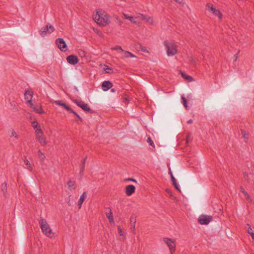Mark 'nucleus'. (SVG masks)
Returning a JSON list of instances; mask_svg holds the SVG:
<instances>
[{
    "label": "nucleus",
    "instance_id": "nucleus-1",
    "mask_svg": "<svg viewBox=\"0 0 254 254\" xmlns=\"http://www.w3.org/2000/svg\"><path fill=\"white\" fill-rule=\"evenodd\" d=\"M39 223L43 233L47 236L52 238L53 233L47 221L44 218H41Z\"/></svg>",
    "mask_w": 254,
    "mask_h": 254
},
{
    "label": "nucleus",
    "instance_id": "nucleus-2",
    "mask_svg": "<svg viewBox=\"0 0 254 254\" xmlns=\"http://www.w3.org/2000/svg\"><path fill=\"white\" fill-rule=\"evenodd\" d=\"M164 45L168 56H173L177 53L176 45L173 42L166 40L164 42Z\"/></svg>",
    "mask_w": 254,
    "mask_h": 254
},
{
    "label": "nucleus",
    "instance_id": "nucleus-3",
    "mask_svg": "<svg viewBox=\"0 0 254 254\" xmlns=\"http://www.w3.org/2000/svg\"><path fill=\"white\" fill-rule=\"evenodd\" d=\"M36 138L42 146H44L47 144V141L45 137L43 136V131L41 127H39L35 130Z\"/></svg>",
    "mask_w": 254,
    "mask_h": 254
},
{
    "label": "nucleus",
    "instance_id": "nucleus-4",
    "mask_svg": "<svg viewBox=\"0 0 254 254\" xmlns=\"http://www.w3.org/2000/svg\"><path fill=\"white\" fill-rule=\"evenodd\" d=\"M55 29L50 23H48L45 27L42 28L40 31L39 33L42 36H45L47 34H50L51 33L55 31Z\"/></svg>",
    "mask_w": 254,
    "mask_h": 254
},
{
    "label": "nucleus",
    "instance_id": "nucleus-5",
    "mask_svg": "<svg viewBox=\"0 0 254 254\" xmlns=\"http://www.w3.org/2000/svg\"><path fill=\"white\" fill-rule=\"evenodd\" d=\"M73 101L78 107L82 108L85 112L90 113H93L94 112L91 109V108L88 106V104L86 103H85L82 101L78 100L77 99H75Z\"/></svg>",
    "mask_w": 254,
    "mask_h": 254
},
{
    "label": "nucleus",
    "instance_id": "nucleus-6",
    "mask_svg": "<svg viewBox=\"0 0 254 254\" xmlns=\"http://www.w3.org/2000/svg\"><path fill=\"white\" fill-rule=\"evenodd\" d=\"M213 220L212 216L202 214L198 219V222L201 225H207Z\"/></svg>",
    "mask_w": 254,
    "mask_h": 254
},
{
    "label": "nucleus",
    "instance_id": "nucleus-7",
    "mask_svg": "<svg viewBox=\"0 0 254 254\" xmlns=\"http://www.w3.org/2000/svg\"><path fill=\"white\" fill-rule=\"evenodd\" d=\"M163 241L169 247L171 254H173L176 250L175 241L168 238H164Z\"/></svg>",
    "mask_w": 254,
    "mask_h": 254
},
{
    "label": "nucleus",
    "instance_id": "nucleus-8",
    "mask_svg": "<svg viewBox=\"0 0 254 254\" xmlns=\"http://www.w3.org/2000/svg\"><path fill=\"white\" fill-rule=\"evenodd\" d=\"M56 44L61 51L66 52L67 50V45L64 39L60 38L57 39Z\"/></svg>",
    "mask_w": 254,
    "mask_h": 254
},
{
    "label": "nucleus",
    "instance_id": "nucleus-9",
    "mask_svg": "<svg viewBox=\"0 0 254 254\" xmlns=\"http://www.w3.org/2000/svg\"><path fill=\"white\" fill-rule=\"evenodd\" d=\"M33 97V92L28 89L26 90L24 93V98L29 105L32 104V99Z\"/></svg>",
    "mask_w": 254,
    "mask_h": 254
},
{
    "label": "nucleus",
    "instance_id": "nucleus-10",
    "mask_svg": "<svg viewBox=\"0 0 254 254\" xmlns=\"http://www.w3.org/2000/svg\"><path fill=\"white\" fill-rule=\"evenodd\" d=\"M66 61L69 64L74 65L78 63L79 59L76 56L71 55L67 57Z\"/></svg>",
    "mask_w": 254,
    "mask_h": 254
},
{
    "label": "nucleus",
    "instance_id": "nucleus-11",
    "mask_svg": "<svg viewBox=\"0 0 254 254\" xmlns=\"http://www.w3.org/2000/svg\"><path fill=\"white\" fill-rule=\"evenodd\" d=\"M113 86V83L109 80L104 81L102 82V89L104 91H106Z\"/></svg>",
    "mask_w": 254,
    "mask_h": 254
},
{
    "label": "nucleus",
    "instance_id": "nucleus-12",
    "mask_svg": "<svg viewBox=\"0 0 254 254\" xmlns=\"http://www.w3.org/2000/svg\"><path fill=\"white\" fill-rule=\"evenodd\" d=\"M135 190V187L132 185H129L126 187V193L127 196L131 195Z\"/></svg>",
    "mask_w": 254,
    "mask_h": 254
},
{
    "label": "nucleus",
    "instance_id": "nucleus-13",
    "mask_svg": "<svg viewBox=\"0 0 254 254\" xmlns=\"http://www.w3.org/2000/svg\"><path fill=\"white\" fill-rule=\"evenodd\" d=\"M30 107L33 111L38 114H43L44 113V110L41 106H36L33 103L29 105Z\"/></svg>",
    "mask_w": 254,
    "mask_h": 254
},
{
    "label": "nucleus",
    "instance_id": "nucleus-14",
    "mask_svg": "<svg viewBox=\"0 0 254 254\" xmlns=\"http://www.w3.org/2000/svg\"><path fill=\"white\" fill-rule=\"evenodd\" d=\"M100 21L102 22H99L100 25L105 26L107 24H108L110 22V16L107 14L104 15L103 19L100 20Z\"/></svg>",
    "mask_w": 254,
    "mask_h": 254
},
{
    "label": "nucleus",
    "instance_id": "nucleus-15",
    "mask_svg": "<svg viewBox=\"0 0 254 254\" xmlns=\"http://www.w3.org/2000/svg\"><path fill=\"white\" fill-rule=\"evenodd\" d=\"M135 223H136V219L135 217L133 216H131L130 217V229L132 232L133 234L136 233L135 231Z\"/></svg>",
    "mask_w": 254,
    "mask_h": 254
},
{
    "label": "nucleus",
    "instance_id": "nucleus-16",
    "mask_svg": "<svg viewBox=\"0 0 254 254\" xmlns=\"http://www.w3.org/2000/svg\"><path fill=\"white\" fill-rule=\"evenodd\" d=\"M103 14H100L99 11H97L96 12V13L95 15H94V16H93V19H94V21L99 25H100L99 22H101L100 20H102L103 19Z\"/></svg>",
    "mask_w": 254,
    "mask_h": 254
},
{
    "label": "nucleus",
    "instance_id": "nucleus-17",
    "mask_svg": "<svg viewBox=\"0 0 254 254\" xmlns=\"http://www.w3.org/2000/svg\"><path fill=\"white\" fill-rule=\"evenodd\" d=\"M87 193L86 192H84L80 196L79 199L78 201V205L79 206V208H80L81 205L84 200V199L87 197Z\"/></svg>",
    "mask_w": 254,
    "mask_h": 254
},
{
    "label": "nucleus",
    "instance_id": "nucleus-18",
    "mask_svg": "<svg viewBox=\"0 0 254 254\" xmlns=\"http://www.w3.org/2000/svg\"><path fill=\"white\" fill-rule=\"evenodd\" d=\"M210 12L215 16H217L220 19L222 18V14L221 12L218 9H216L215 7L213 8V10L210 11Z\"/></svg>",
    "mask_w": 254,
    "mask_h": 254
},
{
    "label": "nucleus",
    "instance_id": "nucleus-19",
    "mask_svg": "<svg viewBox=\"0 0 254 254\" xmlns=\"http://www.w3.org/2000/svg\"><path fill=\"white\" fill-rule=\"evenodd\" d=\"M68 188L70 190H74L75 189V182L70 180L67 183Z\"/></svg>",
    "mask_w": 254,
    "mask_h": 254
},
{
    "label": "nucleus",
    "instance_id": "nucleus-20",
    "mask_svg": "<svg viewBox=\"0 0 254 254\" xmlns=\"http://www.w3.org/2000/svg\"><path fill=\"white\" fill-rule=\"evenodd\" d=\"M87 159V157H85L83 159V160H82V164L80 166V171L79 174L81 176H82L83 175V171H84V168H85V162H86Z\"/></svg>",
    "mask_w": 254,
    "mask_h": 254
},
{
    "label": "nucleus",
    "instance_id": "nucleus-21",
    "mask_svg": "<svg viewBox=\"0 0 254 254\" xmlns=\"http://www.w3.org/2000/svg\"><path fill=\"white\" fill-rule=\"evenodd\" d=\"M123 16H124V18L128 19L130 21H131L133 23H136V21H135L136 17L131 16H128L127 14H125V13H123Z\"/></svg>",
    "mask_w": 254,
    "mask_h": 254
},
{
    "label": "nucleus",
    "instance_id": "nucleus-22",
    "mask_svg": "<svg viewBox=\"0 0 254 254\" xmlns=\"http://www.w3.org/2000/svg\"><path fill=\"white\" fill-rule=\"evenodd\" d=\"M182 76L189 82H191L193 80V78L190 75H187L186 73L181 72Z\"/></svg>",
    "mask_w": 254,
    "mask_h": 254
},
{
    "label": "nucleus",
    "instance_id": "nucleus-23",
    "mask_svg": "<svg viewBox=\"0 0 254 254\" xmlns=\"http://www.w3.org/2000/svg\"><path fill=\"white\" fill-rule=\"evenodd\" d=\"M0 189L3 195H5L7 192V184L5 182L1 184Z\"/></svg>",
    "mask_w": 254,
    "mask_h": 254
},
{
    "label": "nucleus",
    "instance_id": "nucleus-24",
    "mask_svg": "<svg viewBox=\"0 0 254 254\" xmlns=\"http://www.w3.org/2000/svg\"><path fill=\"white\" fill-rule=\"evenodd\" d=\"M248 228L247 229L248 233L251 236L253 239L254 240V232L253 231V228L249 226V224L247 225Z\"/></svg>",
    "mask_w": 254,
    "mask_h": 254
},
{
    "label": "nucleus",
    "instance_id": "nucleus-25",
    "mask_svg": "<svg viewBox=\"0 0 254 254\" xmlns=\"http://www.w3.org/2000/svg\"><path fill=\"white\" fill-rule=\"evenodd\" d=\"M250 176L254 177V175L253 174H251V173H250V174H248V173H247L246 172H245L244 173V177L245 179L248 183H250Z\"/></svg>",
    "mask_w": 254,
    "mask_h": 254
},
{
    "label": "nucleus",
    "instance_id": "nucleus-26",
    "mask_svg": "<svg viewBox=\"0 0 254 254\" xmlns=\"http://www.w3.org/2000/svg\"><path fill=\"white\" fill-rule=\"evenodd\" d=\"M24 162L26 165L27 166V169L31 171L32 170V167L29 162V161L27 159L26 157H25V159L24 160Z\"/></svg>",
    "mask_w": 254,
    "mask_h": 254
},
{
    "label": "nucleus",
    "instance_id": "nucleus-27",
    "mask_svg": "<svg viewBox=\"0 0 254 254\" xmlns=\"http://www.w3.org/2000/svg\"><path fill=\"white\" fill-rule=\"evenodd\" d=\"M32 127L36 130L39 128L40 126L39 125L38 122L37 121H34L32 122Z\"/></svg>",
    "mask_w": 254,
    "mask_h": 254
},
{
    "label": "nucleus",
    "instance_id": "nucleus-28",
    "mask_svg": "<svg viewBox=\"0 0 254 254\" xmlns=\"http://www.w3.org/2000/svg\"><path fill=\"white\" fill-rule=\"evenodd\" d=\"M107 217L109 219V222L110 223L114 222L113 216L112 215V213L110 210V213L107 214Z\"/></svg>",
    "mask_w": 254,
    "mask_h": 254
},
{
    "label": "nucleus",
    "instance_id": "nucleus-29",
    "mask_svg": "<svg viewBox=\"0 0 254 254\" xmlns=\"http://www.w3.org/2000/svg\"><path fill=\"white\" fill-rule=\"evenodd\" d=\"M125 57L128 58L129 57L134 58L135 56L131 53L128 51H125Z\"/></svg>",
    "mask_w": 254,
    "mask_h": 254
},
{
    "label": "nucleus",
    "instance_id": "nucleus-30",
    "mask_svg": "<svg viewBox=\"0 0 254 254\" xmlns=\"http://www.w3.org/2000/svg\"><path fill=\"white\" fill-rule=\"evenodd\" d=\"M241 191L244 194L245 196L246 197V198L248 200L250 198V196L247 192V191H245V189L242 187H241L240 188Z\"/></svg>",
    "mask_w": 254,
    "mask_h": 254
},
{
    "label": "nucleus",
    "instance_id": "nucleus-31",
    "mask_svg": "<svg viewBox=\"0 0 254 254\" xmlns=\"http://www.w3.org/2000/svg\"><path fill=\"white\" fill-rule=\"evenodd\" d=\"M206 7V9L210 12L211 10H213V8L214 7L213 5L211 3H207Z\"/></svg>",
    "mask_w": 254,
    "mask_h": 254
},
{
    "label": "nucleus",
    "instance_id": "nucleus-32",
    "mask_svg": "<svg viewBox=\"0 0 254 254\" xmlns=\"http://www.w3.org/2000/svg\"><path fill=\"white\" fill-rule=\"evenodd\" d=\"M62 107H63L64 109H65L67 111L69 112L70 113L71 112L72 109L70 108L69 106H68L66 104L63 103V104L61 105Z\"/></svg>",
    "mask_w": 254,
    "mask_h": 254
},
{
    "label": "nucleus",
    "instance_id": "nucleus-33",
    "mask_svg": "<svg viewBox=\"0 0 254 254\" xmlns=\"http://www.w3.org/2000/svg\"><path fill=\"white\" fill-rule=\"evenodd\" d=\"M181 99H182V101L183 104L185 107L186 109H188L187 99L184 96H182Z\"/></svg>",
    "mask_w": 254,
    "mask_h": 254
},
{
    "label": "nucleus",
    "instance_id": "nucleus-34",
    "mask_svg": "<svg viewBox=\"0 0 254 254\" xmlns=\"http://www.w3.org/2000/svg\"><path fill=\"white\" fill-rule=\"evenodd\" d=\"M106 66L107 67L106 68H105V71L106 73H112L113 72V69L111 67H109L107 66L106 65Z\"/></svg>",
    "mask_w": 254,
    "mask_h": 254
},
{
    "label": "nucleus",
    "instance_id": "nucleus-35",
    "mask_svg": "<svg viewBox=\"0 0 254 254\" xmlns=\"http://www.w3.org/2000/svg\"><path fill=\"white\" fill-rule=\"evenodd\" d=\"M70 113L73 114L78 118V119L79 121H80L81 122L82 121V119L81 118V117L76 112H75L73 110H72Z\"/></svg>",
    "mask_w": 254,
    "mask_h": 254
},
{
    "label": "nucleus",
    "instance_id": "nucleus-36",
    "mask_svg": "<svg viewBox=\"0 0 254 254\" xmlns=\"http://www.w3.org/2000/svg\"><path fill=\"white\" fill-rule=\"evenodd\" d=\"M139 50L142 52L149 53V51L147 50L146 48L141 45L139 47Z\"/></svg>",
    "mask_w": 254,
    "mask_h": 254
},
{
    "label": "nucleus",
    "instance_id": "nucleus-37",
    "mask_svg": "<svg viewBox=\"0 0 254 254\" xmlns=\"http://www.w3.org/2000/svg\"><path fill=\"white\" fill-rule=\"evenodd\" d=\"M38 154L39 156L41 158V159L44 160L45 158L44 154L40 150L38 151Z\"/></svg>",
    "mask_w": 254,
    "mask_h": 254
},
{
    "label": "nucleus",
    "instance_id": "nucleus-38",
    "mask_svg": "<svg viewBox=\"0 0 254 254\" xmlns=\"http://www.w3.org/2000/svg\"><path fill=\"white\" fill-rule=\"evenodd\" d=\"M147 142L150 145L153 146L154 144L153 141L152 140L150 137H148L147 139Z\"/></svg>",
    "mask_w": 254,
    "mask_h": 254
},
{
    "label": "nucleus",
    "instance_id": "nucleus-39",
    "mask_svg": "<svg viewBox=\"0 0 254 254\" xmlns=\"http://www.w3.org/2000/svg\"><path fill=\"white\" fill-rule=\"evenodd\" d=\"M169 174L170 175V177H171L172 181L176 180V179L174 177L173 173L170 169H169Z\"/></svg>",
    "mask_w": 254,
    "mask_h": 254
},
{
    "label": "nucleus",
    "instance_id": "nucleus-40",
    "mask_svg": "<svg viewBox=\"0 0 254 254\" xmlns=\"http://www.w3.org/2000/svg\"><path fill=\"white\" fill-rule=\"evenodd\" d=\"M118 232H119V235H120L121 236H123L122 229V228H121V226H118Z\"/></svg>",
    "mask_w": 254,
    "mask_h": 254
},
{
    "label": "nucleus",
    "instance_id": "nucleus-41",
    "mask_svg": "<svg viewBox=\"0 0 254 254\" xmlns=\"http://www.w3.org/2000/svg\"><path fill=\"white\" fill-rule=\"evenodd\" d=\"M242 134L243 135V137L246 139H248V137H247V133L246 131L244 130H242L241 131Z\"/></svg>",
    "mask_w": 254,
    "mask_h": 254
},
{
    "label": "nucleus",
    "instance_id": "nucleus-42",
    "mask_svg": "<svg viewBox=\"0 0 254 254\" xmlns=\"http://www.w3.org/2000/svg\"><path fill=\"white\" fill-rule=\"evenodd\" d=\"M70 197L71 195H69L66 199V201L68 206L71 205V203L70 202Z\"/></svg>",
    "mask_w": 254,
    "mask_h": 254
},
{
    "label": "nucleus",
    "instance_id": "nucleus-43",
    "mask_svg": "<svg viewBox=\"0 0 254 254\" xmlns=\"http://www.w3.org/2000/svg\"><path fill=\"white\" fill-rule=\"evenodd\" d=\"M11 136L14 137L15 138H18V136L17 135V133L14 131H11Z\"/></svg>",
    "mask_w": 254,
    "mask_h": 254
},
{
    "label": "nucleus",
    "instance_id": "nucleus-44",
    "mask_svg": "<svg viewBox=\"0 0 254 254\" xmlns=\"http://www.w3.org/2000/svg\"><path fill=\"white\" fill-rule=\"evenodd\" d=\"M114 50H120L121 52H124V50H123L122 48L120 46H116L114 48Z\"/></svg>",
    "mask_w": 254,
    "mask_h": 254
},
{
    "label": "nucleus",
    "instance_id": "nucleus-45",
    "mask_svg": "<svg viewBox=\"0 0 254 254\" xmlns=\"http://www.w3.org/2000/svg\"><path fill=\"white\" fill-rule=\"evenodd\" d=\"M55 103L56 105L61 106V105L63 104L62 102V101L61 100H57L55 101Z\"/></svg>",
    "mask_w": 254,
    "mask_h": 254
},
{
    "label": "nucleus",
    "instance_id": "nucleus-46",
    "mask_svg": "<svg viewBox=\"0 0 254 254\" xmlns=\"http://www.w3.org/2000/svg\"><path fill=\"white\" fill-rule=\"evenodd\" d=\"M172 183H173V185L174 186L175 188H177V186H178L176 180H175V181H172Z\"/></svg>",
    "mask_w": 254,
    "mask_h": 254
},
{
    "label": "nucleus",
    "instance_id": "nucleus-47",
    "mask_svg": "<svg viewBox=\"0 0 254 254\" xmlns=\"http://www.w3.org/2000/svg\"><path fill=\"white\" fill-rule=\"evenodd\" d=\"M172 183H173V185L174 186L175 188H177V186H178L176 180H175V181H172Z\"/></svg>",
    "mask_w": 254,
    "mask_h": 254
},
{
    "label": "nucleus",
    "instance_id": "nucleus-48",
    "mask_svg": "<svg viewBox=\"0 0 254 254\" xmlns=\"http://www.w3.org/2000/svg\"><path fill=\"white\" fill-rule=\"evenodd\" d=\"M175 1L178 2L179 4L182 3L183 2V0H174Z\"/></svg>",
    "mask_w": 254,
    "mask_h": 254
},
{
    "label": "nucleus",
    "instance_id": "nucleus-49",
    "mask_svg": "<svg viewBox=\"0 0 254 254\" xmlns=\"http://www.w3.org/2000/svg\"><path fill=\"white\" fill-rule=\"evenodd\" d=\"M124 102L126 104H127L128 103V100L127 97H125L124 98Z\"/></svg>",
    "mask_w": 254,
    "mask_h": 254
},
{
    "label": "nucleus",
    "instance_id": "nucleus-50",
    "mask_svg": "<svg viewBox=\"0 0 254 254\" xmlns=\"http://www.w3.org/2000/svg\"><path fill=\"white\" fill-rule=\"evenodd\" d=\"M150 19V17L147 16V15L144 16V19H146L147 21H148Z\"/></svg>",
    "mask_w": 254,
    "mask_h": 254
},
{
    "label": "nucleus",
    "instance_id": "nucleus-51",
    "mask_svg": "<svg viewBox=\"0 0 254 254\" xmlns=\"http://www.w3.org/2000/svg\"><path fill=\"white\" fill-rule=\"evenodd\" d=\"M79 54L81 56H85V52L84 51H81V52H80Z\"/></svg>",
    "mask_w": 254,
    "mask_h": 254
},
{
    "label": "nucleus",
    "instance_id": "nucleus-52",
    "mask_svg": "<svg viewBox=\"0 0 254 254\" xmlns=\"http://www.w3.org/2000/svg\"><path fill=\"white\" fill-rule=\"evenodd\" d=\"M190 62H191V64H195L196 63L195 60L193 59H191Z\"/></svg>",
    "mask_w": 254,
    "mask_h": 254
},
{
    "label": "nucleus",
    "instance_id": "nucleus-53",
    "mask_svg": "<svg viewBox=\"0 0 254 254\" xmlns=\"http://www.w3.org/2000/svg\"><path fill=\"white\" fill-rule=\"evenodd\" d=\"M166 191L168 193L170 194V195H172V192H171V190H170L169 189H166Z\"/></svg>",
    "mask_w": 254,
    "mask_h": 254
},
{
    "label": "nucleus",
    "instance_id": "nucleus-54",
    "mask_svg": "<svg viewBox=\"0 0 254 254\" xmlns=\"http://www.w3.org/2000/svg\"><path fill=\"white\" fill-rule=\"evenodd\" d=\"M128 180L130 181H132V182H135V183H136L137 181L136 180L134 179H132V178H130V179H128Z\"/></svg>",
    "mask_w": 254,
    "mask_h": 254
},
{
    "label": "nucleus",
    "instance_id": "nucleus-55",
    "mask_svg": "<svg viewBox=\"0 0 254 254\" xmlns=\"http://www.w3.org/2000/svg\"><path fill=\"white\" fill-rule=\"evenodd\" d=\"M192 122H193L192 120V119H190V120H189V121L187 122V123H188V124H190L192 123Z\"/></svg>",
    "mask_w": 254,
    "mask_h": 254
},
{
    "label": "nucleus",
    "instance_id": "nucleus-56",
    "mask_svg": "<svg viewBox=\"0 0 254 254\" xmlns=\"http://www.w3.org/2000/svg\"><path fill=\"white\" fill-rule=\"evenodd\" d=\"M111 91L112 92H115L116 91V90L115 89L113 88V89H111Z\"/></svg>",
    "mask_w": 254,
    "mask_h": 254
},
{
    "label": "nucleus",
    "instance_id": "nucleus-57",
    "mask_svg": "<svg viewBox=\"0 0 254 254\" xmlns=\"http://www.w3.org/2000/svg\"><path fill=\"white\" fill-rule=\"evenodd\" d=\"M178 191H179L180 192L181 191L179 188V186H177V188H175Z\"/></svg>",
    "mask_w": 254,
    "mask_h": 254
},
{
    "label": "nucleus",
    "instance_id": "nucleus-58",
    "mask_svg": "<svg viewBox=\"0 0 254 254\" xmlns=\"http://www.w3.org/2000/svg\"><path fill=\"white\" fill-rule=\"evenodd\" d=\"M189 140H190V137L189 136H188L187 137V141L189 142Z\"/></svg>",
    "mask_w": 254,
    "mask_h": 254
},
{
    "label": "nucleus",
    "instance_id": "nucleus-59",
    "mask_svg": "<svg viewBox=\"0 0 254 254\" xmlns=\"http://www.w3.org/2000/svg\"><path fill=\"white\" fill-rule=\"evenodd\" d=\"M119 24H120V25H122V23H123V22H122L121 20H119Z\"/></svg>",
    "mask_w": 254,
    "mask_h": 254
},
{
    "label": "nucleus",
    "instance_id": "nucleus-60",
    "mask_svg": "<svg viewBox=\"0 0 254 254\" xmlns=\"http://www.w3.org/2000/svg\"><path fill=\"white\" fill-rule=\"evenodd\" d=\"M120 239L122 240H124L125 239V237H123V238H121Z\"/></svg>",
    "mask_w": 254,
    "mask_h": 254
},
{
    "label": "nucleus",
    "instance_id": "nucleus-61",
    "mask_svg": "<svg viewBox=\"0 0 254 254\" xmlns=\"http://www.w3.org/2000/svg\"><path fill=\"white\" fill-rule=\"evenodd\" d=\"M237 54L236 55H235V56L236 57V58H235V61L237 60V56H237Z\"/></svg>",
    "mask_w": 254,
    "mask_h": 254
}]
</instances>
